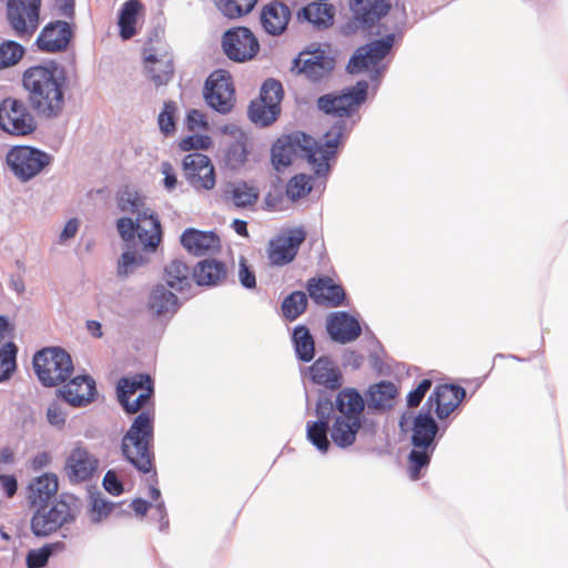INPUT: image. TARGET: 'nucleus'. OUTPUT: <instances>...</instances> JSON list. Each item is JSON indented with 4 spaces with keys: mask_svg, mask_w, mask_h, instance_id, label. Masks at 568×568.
Returning a JSON list of instances; mask_svg holds the SVG:
<instances>
[{
    "mask_svg": "<svg viewBox=\"0 0 568 568\" xmlns=\"http://www.w3.org/2000/svg\"><path fill=\"white\" fill-rule=\"evenodd\" d=\"M346 131L345 122L338 121L317 140L304 133L281 136L272 145V165L277 172L284 171L292 164L297 150L301 149L314 174L326 179L331 172V162L336 160Z\"/></svg>",
    "mask_w": 568,
    "mask_h": 568,
    "instance_id": "obj_1",
    "label": "nucleus"
},
{
    "mask_svg": "<svg viewBox=\"0 0 568 568\" xmlns=\"http://www.w3.org/2000/svg\"><path fill=\"white\" fill-rule=\"evenodd\" d=\"M22 88L32 111L44 119L59 118L65 105L67 74L55 62L32 65L22 73Z\"/></svg>",
    "mask_w": 568,
    "mask_h": 568,
    "instance_id": "obj_2",
    "label": "nucleus"
},
{
    "mask_svg": "<svg viewBox=\"0 0 568 568\" xmlns=\"http://www.w3.org/2000/svg\"><path fill=\"white\" fill-rule=\"evenodd\" d=\"M316 420L306 423V437L320 453L326 454L331 445L341 449L352 447L365 422L358 417L333 414L332 400L320 398L315 405Z\"/></svg>",
    "mask_w": 568,
    "mask_h": 568,
    "instance_id": "obj_3",
    "label": "nucleus"
},
{
    "mask_svg": "<svg viewBox=\"0 0 568 568\" xmlns=\"http://www.w3.org/2000/svg\"><path fill=\"white\" fill-rule=\"evenodd\" d=\"M392 18L395 19L393 31L383 38L357 48L347 63L346 69L348 73L369 72L372 81H379L387 69V63L384 60L390 53L396 36H400L403 32L406 13L404 10L394 11Z\"/></svg>",
    "mask_w": 568,
    "mask_h": 568,
    "instance_id": "obj_4",
    "label": "nucleus"
},
{
    "mask_svg": "<svg viewBox=\"0 0 568 568\" xmlns=\"http://www.w3.org/2000/svg\"><path fill=\"white\" fill-rule=\"evenodd\" d=\"M154 416L150 412H141L133 419L123 435L121 450L124 458L143 474L153 470Z\"/></svg>",
    "mask_w": 568,
    "mask_h": 568,
    "instance_id": "obj_5",
    "label": "nucleus"
},
{
    "mask_svg": "<svg viewBox=\"0 0 568 568\" xmlns=\"http://www.w3.org/2000/svg\"><path fill=\"white\" fill-rule=\"evenodd\" d=\"M439 427L429 413L420 412L415 416L412 427V450L408 454V473L413 480L420 477V470L426 468L436 449V435Z\"/></svg>",
    "mask_w": 568,
    "mask_h": 568,
    "instance_id": "obj_6",
    "label": "nucleus"
},
{
    "mask_svg": "<svg viewBox=\"0 0 568 568\" xmlns=\"http://www.w3.org/2000/svg\"><path fill=\"white\" fill-rule=\"evenodd\" d=\"M79 499L71 494H62L52 505L38 507L31 517V531L37 537H48L67 525H72L79 515Z\"/></svg>",
    "mask_w": 568,
    "mask_h": 568,
    "instance_id": "obj_7",
    "label": "nucleus"
},
{
    "mask_svg": "<svg viewBox=\"0 0 568 568\" xmlns=\"http://www.w3.org/2000/svg\"><path fill=\"white\" fill-rule=\"evenodd\" d=\"M367 92L368 82L364 80L358 81L355 85L343 90L338 94L327 93L320 97L317 99V108L322 112L337 116L339 118V121H343L342 118H352L357 112L359 106L366 101ZM357 120H359V116H356V120H353L351 124H347V122L344 120L347 131L343 142H345L347 134ZM335 123L336 121L334 124ZM342 146L343 145H341V148Z\"/></svg>",
    "mask_w": 568,
    "mask_h": 568,
    "instance_id": "obj_8",
    "label": "nucleus"
},
{
    "mask_svg": "<svg viewBox=\"0 0 568 568\" xmlns=\"http://www.w3.org/2000/svg\"><path fill=\"white\" fill-rule=\"evenodd\" d=\"M33 368L44 386H54L71 375L73 364L65 351L52 347L43 348L34 354Z\"/></svg>",
    "mask_w": 568,
    "mask_h": 568,
    "instance_id": "obj_9",
    "label": "nucleus"
},
{
    "mask_svg": "<svg viewBox=\"0 0 568 568\" xmlns=\"http://www.w3.org/2000/svg\"><path fill=\"white\" fill-rule=\"evenodd\" d=\"M30 105L20 99L8 97L0 102V129L11 135L27 136L37 128V119Z\"/></svg>",
    "mask_w": 568,
    "mask_h": 568,
    "instance_id": "obj_10",
    "label": "nucleus"
},
{
    "mask_svg": "<svg viewBox=\"0 0 568 568\" xmlns=\"http://www.w3.org/2000/svg\"><path fill=\"white\" fill-rule=\"evenodd\" d=\"M51 160L47 152L29 145L12 146L6 156L9 169L22 182L40 174Z\"/></svg>",
    "mask_w": 568,
    "mask_h": 568,
    "instance_id": "obj_11",
    "label": "nucleus"
},
{
    "mask_svg": "<svg viewBox=\"0 0 568 568\" xmlns=\"http://www.w3.org/2000/svg\"><path fill=\"white\" fill-rule=\"evenodd\" d=\"M116 229L126 245H131L135 234L149 251H155L161 241V224L155 215L121 217L116 222Z\"/></svg>",
    "mask_w": 568,
    "mask_h": 568,
    "instance_id": "obj_12",
    "label": "nucleus"
},
{
    "mask_svg": "<svg viewBox=\"0 0 568 568\" xmlns=\"http://www.w3.org/2000/svg\"><path fill=\"white\" fill-rule=\"evenodd\" d=\"M41 0H8L7 20L19 38H30L40 23Z\"/></svg>",
    "mask_w": 568,
    "mask_h": 568,
    "instance_id": "obj_13",
    "label": "nucleus"
},
{
    "mask_svg": "<svg viewBox=\"0 0 568 568\" xmlns=\"http://www.w3.org/2000/svg\"><path fill=\"white\" fill-rule=\"evenodd\" d=\"M204 99L210 108L221 114L231 112L234 106V87L231 74L216 70L205 81Z\"/></svg>",
    "mask_w": 568,
    "mask_h": 568,
    "instance_id": "obj_14",
    "label": "nucleus"
},
{
    "mask_svg": "<svg viewBox=\"0 0 568 568\" xmlns=\"http://www.w3.org/2000/svg\"><path fill=\"white\" fill-rule=\"evenodd\" d=\"M222 49L230 60L246 62L257 54L260 43L248 28L234 27L223 33Z\"/></svg>",
    "mask_w": 568,
    "mask_h": 568,
    "instance_id": "obj_15",
    "label": "nucleus"
},
{
    "mask_svg": "<svg viewBox=\"0 0 568 568\" xmlns=\"http://www.w3.org/2000/svg\"><path fill=\"white\" fill-rule=\"evenodd\" d=\"M305 239L306 232L302 226L282 231L268 242L267 257L270 263L275 266L290 264L296 257Z\"/></svg>",
    "mask_w": 568,
    "mask_h": 568,
    "instance_id": "obj_16",
    "label": "nucleus"
},
{
    "mask_svg": "<svg viewBox=\"0 0 568 568\" xmlns=\"http://www.w3.org/2000/svg\"><path fill=\"white\" fill-rule=\"evenodd\" d=\"M335 69V59L325 50L303 51L294 60L292 70L312 82L327 79Z\"/></svg>",
    "mask_w": 568,
    "mask_h": 568,
    "instance_id": "obj_17",
    "label": "nucleus"
},
{
    "mask_svg": "<svg viewBox=\"0 0 568 568\" xmlns=\"http://www.w3.org/2000/svg\"><path fill=\"white\" fill-rule=\"evenodd\" d=\"M143 67L155 87L165 85L173 75V57L164 45H146L143 49Z\"/></svg>",
    "mask_w": 568,
    "mask_h": 568,
    "instance_id": "obj_18",
    "label": "nucleus"
},
{
    "mask_svg": "<svg viewBox=\"0 0 568 568\" xmlns=\"http://www.w3.org/2000/svg\"><path fill=\"white\" fill-rule=\"evenodd\" d=\"M99 466V458L85 447L78 445L65 458L63 469L68 480L74 485L92 479Z\"/></svg>",
    "mask_w": 568,
    "mask_h": 568,
    "instance_id": "obj_19",
    "label": "nucleus"
},
{
    "mask_svg": "<svg viewBox=\"0 0 568 568\" xmlns=\"http://www.w3.org/2000/svg\"><path fill=\"white\" fill-rule=\"evenodd\" d=\"M388 0H349L353 20L349 29H369L390 11Z\"/></svg>",
    "mask_w": 568,
    "mask_h": 568,
    "instance_id": "obj_20",
    "label": "nucleus"
},
{
    "mask_svg": "<svg viewBox=\"0 0 568 568\" xmlns=\"http://www.w3.org/2000/svg\"><path fill=\"white\" fill-rule=\"evenodd\" d=\"M185 179L195 189L211 190L215 185L214 168L202 153H190L182 162Z\"/></svg>",
    "mask_w": 568,
    "mask_h": 568,
    "instance_id": "obj_21",
    "label": "nucleus"
},
{
    "mask_svg": "<svg viewBox=\"0 0 568 568\" xmlns=\"http://www.w3.org/2000/svg\"><path fill=\"white\" fill-rule=\"evenodd\" d=\"M326 332L333 342L344 345L356 341L362 335V326L357 317L339 311L327 316Z\"/></svg>",
    "mask_w": 568,
    "mask_h": 568,
    "instance_id": "obj_22",
    "label": "nucleus"
},
{
    "mask_svg": "<svg viewBox=\"0 0 568 568\" xmlns=\"http://www.w3.org/2000/svg\"><path fill=\"white\" fill-rule=\"evenodd\" d=\"M73 31L67 21H52L43 27L39 33L36 44L41 52H61L69 45Z\"/></svg>",
    "mask_w": 568,
    "mask_h": 568,
    "instance_id": "obj_23",
    "label": "nucleus"
},
{
    "mask_svg": "<svg viewBox=\"0 0 568 568\" xmlns=\"http://www.w3.org/2000/svg\"><path fill=\"white\" fill-rule=\"evenodd\" d=\"M306 290L317 305L337 307L344 303L346 297L344 288L328 276L310 278Z\"/></svg>",
    "mask_w": 568,
    "mask_h": 568,
    "instance_id": "obj_24",
    "label": "nucleus"
},
{
    "mask_svg": "<svg viewBox=\"0 0 568 568\" xmlns=\"http://www.w3.org/2000/svg\"><path fill=\"white\" fill-rule=\"evenodd\" d=\"M307 375L312 383L329 390H337L343 385L342 371L328 356L318 357L307 368Z\"/></svg>",
    "mask_w": 568,
    "mask_h": 568,
    "instance_id": "obj_25",
    "label": "nucleus"
},
{
    "mask_svg": "<svg viewBox=\"0 0 568 568\" xmlns=\"http://www.w3.org/2000/svg\"><path fill=\"white\" fill-rule=\"evenodd\" d=\"M465 396L466 390L462 386L444 384L434 389L426 405L434 403L437 417L444 419L458 407Z\"/></svg>",
    "mask_w": 568,
    "mask_h": 568,
    "instance_id": "obj_26",
    "label": "nucleus"
},
{
    "mask_svg": "<svg viewBox=\"0 0 568 568\" xmlns=\"http://www.w3.org/2000/svg\"><path fill=\"white\" fill-rule=\"evenodd\" d=\"M366 399L362 394L353 387H345L341 389L334 402H332L333 414L344 417H358L359 420L366 422L364 410Z\"/></svg>",
    "mask_w": 568,
    "mask_h": 568,
    "instance_id": "obj_27",
    "label": "nucleus"
},
{
    "mask_svg": "<svg viewBox=\"0 0 568 568\" xmlns=\"http://www.w3.org/2000/svg\"><path fill=\"white\" fill-rule=\"evenodd\" d=\"M58 392L70 405L74 407L83 406L93 400L95 382L88 375H80L72 378Z\"/></svg>",
    "mask_w": 568,
    "mask_h": 568,
    "instance_id": "obj_28",
    "label": "nucleus"
},
{
    "mask_svg": "<svg viewBox=\"0 0 568 568\" xmlns=\"http://www.w3.org/2000/svg\"><path fill=\"white\" fill-rule=\"evenodd\" d=\"M148 308L158 320H170L180 308L178 296L165 285H155L148 300Z\"/></svg>",
    "mask_w": 568,
    "mask_h": 568,
    "instance_id": "obj_29",
    "label": "nucleus"
},
{
    "mask_svg": "<svg viewBox=\"0 0 568 568\" xmlns=\"http://www.w3.org/2000/svg\"><path fill=\"white\" fill-rule=\"evenodd\" d=\"M181 244L189 253L200 256L216 251L220 239L211 231L186 229L181 235Z\"/></svg>",
    "mask_w": 568,
    "mask_h": 568,
    "instance_id": "obj_30",
    "label": "nucleus"
},
{
    "mask_svg": "<svg viewBox=\"0 0 568 568\" xmlns=\"http://www.w3.org/2000/svg\"><path fill=\"white\" fill-rule=\"evenodd\" d=\"M291 19L290 8L281 1H272L264 6L260 16L261 24L271 36L282 34Z\"/></svg>",
    "mask_w": 568,
    "mask_h": 568,
    "instance_id": "obj_31",
    "label": "nucleus"
},
{
    "mask_svg": "<svg viewBox=\"0 0 568 568\" xmlns=\"http://www.w3.org/2000/svg\"><path fill=\"white\" fill-rule=\"evenodd\" d=\"M397 395L398 388L393 382L381 381L368 387L365 399L368 409L382 413L394 407Z\"/></svg>",
    "mask_w": 568,
    "mask_h": 568,
    "instance_id": "obj_32",
    "label": "nucleus"
},
{
    "mask_svg": "<svg viewBox=\"0 0 568 568\" xmlns=\"http://www.w3.org/2000/svg\"><path fill=\"white\" fill-rule=\"evenodd\" d=\"M58 488V476L53 473H44L30 481L28 486V500L36 507L47 505L57 494Z\"/></svg>",
    "mask_w": 568,
    "mask_h": 568,
    "instance_id": "obj_33",
    "label": "nucleus"
},
{
    "mask_svg": "<svg viewBox=\"0 0 568 568\" xmlns=\"http://www.w3.org/2000/svg\"><path fill=\"white\" fill-rule=\"evenodd\" d=\"M192 275L199 286H217L225 281L227 268L221 261L204 258L194 266Z\"/></svg>",
    "mask_w": 568,
    "mask_h": 568,
    "instance_id": "obj_34",
    "label": "nucleus"
},
{
    "mask_svg": "<svg viewBox=\"0 0 568 568\" xmlns=\"http://www.w3.org/2000/svg\"><path fill=\"white\" fill-rule=\"evenodd\" d=\"M142 11L143 3L140 0H128L122 4L119 11L118 26L120 37L123 40H130L136 34V23Z\"/></svg>",
    "mask_w": 568,
    "mask_h": 568,
    "instance_id": "obj_35",
    "label": "nucleus"
},
{
    "mask_svg": "<svg viewBox=\"0 0 568 568\" xmlns=\"http://www.w3.org/2000/svg\"><path fill=\"white\" fill-rule=\"evenodd\" d=\"M163 278L170 288L182 293L191 288L193 275L183 261L173 260L165 265Z\"/></svg>",
    "mask_w": 568,
    "mask_h": 568,
    "instance_id": "obj_36",
    "label": "nucleus"
},
{
    "mask_svg": "<svg viewBox=\"0 0 568 568\" xmlns=\"http://www.w3.org/2000/svg\"><path fill=\"white\" fill-rule=\"evenodd\" d=\"M335 8L325 2H312L298 13V18L306 20L317 28H327L333 24Z\"/></svg>",
    "mask_w": 568,
    "mask_h": 568,
    "instance_id": "obj_37",
    "label": "nucleus"
},
{
    "mask_svg": "<svg viewBox=\"0 0 568 568\" xmlns=\"http://www.w3.org/2000/svg\"><path fill=\"white\" fill-rule=\"evenodd\" d=\"M296 357L305 363L311 362L315 356V342L311 331L305 325H297L292 333Z\"/></svg>",
    "mask_w": 568,
    "mask_h": 568,
    "instance_id": "obj_38",
    "label": "nucleus"
},
{
    "mask_svg": "<svg viewBox=\"0 0 568 568\" xmlns=\"http://www.w3.org/2000/svg\"><path fill=\"white\" fill-rule=\"evenodd\" d=\"M146 386H153V382L148 374H135L129 377H122L116 385L118 399L121 405H128V398H131L136 392H143Z\"/></svg>",
    "mask_w": 568,
    "mask_h": 568,
    "instance_id": "obj_39",
    "label": "nucleus"
},
{
    "mask_svg": "<svg viewBox=\"0 0 568 568\" xmlns=\"http://www.w3.org/2000/svg\"><path fill=\"white\" fill-rule=\"evenodd\" d=\"M115 504L108 500L101 491H90L88 517L94 525L104 521L113 511Z\"/></svg>",
    "mask_w": 568,
    "mask_h": 568,
    "instance_id": "obj_40",
    "label": "nucleus"
},
{
    "mask_svg": "<svg viewBox=\"0 0 568 568\" xmlns=\"http://www.w3.org/2000/svg\"><path fill=\"white\" fill-rule=\"evenodd\" d=\"M118 206L122 212L130 213L132 216L154 215L153 212L145 206L140 195L131 190L120 192L118 196Z\"/></svg>",
    "mask_w": 568,
    "mask_h": 568,
    "instance_id": "obj_41",
    "label": "nucleus"
},
{
    "mask_svg": "<svg viewBox=\"0 0 568 568\" xmlns=\"http://www.w3.org/2000/svg\"><path fill=\"white\" fill-rule=\"evenodd\" d=\"M145 263L146 261L135 247L126 245L124 252L121 254L118 261L116 274L121 278H126Z\"/></svg>",
    "mask_w": 568,
    "mask_h": 568,
    "instance_id": "obj_42",
    "label": "nucleus"
},
{
    "mask_svg": "<svg viewBox=\"0 0 568 568\" xmlns=\"http://www.w3.org/2000/svg\"><path fill=\"white\" fill-rule=\"evenodd\" d=\"M280 113V106L253 101L248 106V118L255 124L266 126L273 123Z\"/></svg>",
    "mask_w": 568,
    "mask_h": 568,
    "instance_id": "obj_43",
    "label": "nucleus"
},
{
    "mask_svg": "<svg viewBox=\"0 0 568 568\" xmlns=\"http://www.w3.org/2000/svg\"><path fill=\"white\" fill-rule=\"evenodd\" d=\"M257 0H214L219 11L229 19H236L250 13Z\"/></svg>",
    "mask_w": 568,
    "mask_h": 568,
    "instance_id": "obj_44",
    "label": "nucleus"
},
{
    "mask_svg": "<svg viewBox=\"0 0 568 568\" xmlns=\"http://www.w3.org/2000/svg\"><path fill=\"white\" fill-rule=\"evenodd\" d=\"M307 307V296L302 291H294L282 302L283 316L288 321L296 320Z\"/></svg>",
    "mask_w": 568,
    "mask_h": 568,
    "instance_id": "obj_45",
    "label": "nucleus"
},
{
    "mask_svg": "<svg viewBox=\"0 0 568 568\" xmlns=\"http://www.w3.org/2000/svg\"><path fill=\"white\" fill-rule=\"evenodd\" d=\"M64 544L61 541L45 544L38 549H31L27 554L26 562L28 568H42L47 565L50 557L58 550H62Z\"/></svg>",
    "mask_w": 568,
    "mask_h": 568,
    "instance_id": "obj_46",
    "label": "nucleus"
},
{
    "mask_svg": "<svg viewBox=\"0 0 568 568\" xmlns=\"http://www.w3.org/2000/svg\"><path fill=\"white\" fill-rule=\"evenodd\" d=\"M229 193L232 202L237 207L251 206L258 199L257 191L244 182L232 184Z\"/></svg>",
    "mask_w": 568,
    "mask_h": 568,
    "instance_id": "obj_47",
    "label": "nucleus"
},
{
    "mask_svg": "<svg viewBox=\"0 0 568 568\" xmlns=\"http://www.w3.org/2000/svg\"><path fill=\"white\" fill-rule=\"evenodd\" d=\"M24 48L13 40L0 44V69L16 65L23 57Z\"/></svg>",
    "mask_w": 568,
    "mask_h": 568,
    "instance_id": "obj_48",
    "label": "nucleus"
},
{
    "mask_svg": "<svg viewBox=\"0 0 568 568\" xmlns=\"http://www.w3.org/2000/svg\"><path fill=\"white\" fill-rule=\"evenodd\" d=\"M18 348L9 342L0 349V383L9 379L16 371V357Z\"/></svg>",
    "mask_w": 568,
    "mask_h": 568,
    "instance_id": "obj_49",
    "label": "nucleus"
},
{
    "mask_svg": "<svg viewBox=\"0 0 568 568\" xmlns=\"http://www.w3.org/2000/svg\"><path fill=\"white\" fill-rule=\"evenodd\" d=\"M312 176L298 174L293 176L286 185V195L290 200L296 201L306 196L312 191Z\"/></svg>",
    "mask_w": 568,
    "mask_h": 568,
    "instance_id": "obj_50",
    "label": "nucleus"
},
{
    "mask_svg": "<svg viewBox=\"0 0 568 568\" xmlns=\"http://www.w3.org/2000/svg\"><path fill=\"white\" fill-rule=\"evenodd\" d=\"M246 139L233 141L226 150L225 161L231 169L243 165L247 159Z\"/></svg>",
    "mask_w": 568,
    "mask_h": 568,
    "instance_id": "obj_51",
    "label": "nucleus"
},
{
    "mask_svg": "<svg viewBox=\"0 0 568 568\" xmlns=\"http://www.w3.org/2000/svg\"><path fill=\"white\" fill-rule=\"evenodd\" d=\"M283 99V88L280 81L275 79L266 80L261 89L260 102L280 106Z\"/></svg>",
    "mask_w": 568,
    "mask_h": 568,
    "instance_id": "obj_52",
    "label": "nucleus"
},
{
    "mask_svg": "<svg viewBox=\"0 0 568 568\" xmlns=\"http://www.w3.org/2000/svg\"><path fill=\"white\" fill-rule=\"evenodd\" d=\"M176 104L172 101L165 102L158 116V123L161 132L169 135L175 131Z\"/></svg>",
    "mask_w": 568,
    "mask_h": 568,
    "instance_id": "obj_53",
    "label": "nucleus"
},
{
    "mask_svg": "<svg viewBox=\"0 0 568 568\" xmlns=\"http://www.w3.org/2000/svg\"><path fill=\"white\" fill-rule=\"evenodd\" d=\"M239 281L246 290H253L256 287V276L253 268L247 264L244 256L239 260Z\"/></svg>",
    "mask_w": 568,
    "mask_h": 568,
    "instance_id": "obj_54",
    "label": "nucleus"
},
{
    "mask_svg": "<svg viewBox=\"0 0 568 568\" xmlns=\"http://www.w3.org/2000/svg\"><path fill=\"white\" fill-rule=\"evenodd\" d=\"M153 386H146V389L141 392L134 400L128 398V405H121L126 413L134 414L142 409L153 395Z\"/></svg>",
    "mask_w": 568,
    "mask_h": 568,
    "instance_id": "obj_55",
    "label": "nucleus"
},
{
    "mask_svg": "<svg viewBox=\"0 0 568 568\" xmlns=\"http://www.w3.org/2000/svg\"><path fill=\"white\" fill-rule=\"evenodd\" d=\"M80 229V220L77 217L70 219L62 230L60 231L57 244L59 245H67L71 240L75 237Z\"/></svg>",
    "mask_w": 568,
    "mask_h": 568,
    "instance_id": "obj_56",
    "label": "nucleus"
},
{
    "mask_svg": "<svg viewBox=\"0 0 568 568\" xmlns=\"http://www.w3.org/2000/svg\"><path fill=\"white\" fill-rule=\"evenodd\" d=\"M211 142L207 135H191L180 142V148L183 151L206 150L211 145Z\"/></svg>",
    "mask_w": 568,
    "mask_h": 568,
    "instance_id": "obj_57",
    "label": "nucleus"
},
{
    "mask_svg": "<svg viewBox=\"0 0 568 568\" xmlns=\"http://www.w3.org/2000/svg\"><path fill=\"white\" fill-rule=\"evenodd\" d=\"M430 387L432 381L427 378L423 379L415 389L408 393L407 406L417 407Z\"/></svg>",
    "mask_w": 568,
    "mask_h": 568,
    "instance_id": "obj_58",
    "label": "nucleus"
},
{
    "mask_svg": "<svg viewBox=\"0 0 568 568\" xmlns=\"http://www.w3.org/2000/svg\"><path fill=\"white\" fill-rule=\"evenodd\" d=\"M102 485L103 488L113 496H119L123 493V484L113 469L105 473Z\"/></svg>",
    "mask_w": 568,
    "mask_h": 568,
    "instance_id": "obj_59",
    "label": "nucleus"
},
{
    "mask_svg": "<svg viewBox=\"0 0 568 568\" xmlns=\"http://www.w3.org/2000/svg\"><path fill=\"white\" fill-rule=\"evenodd\" d=\"M65 412L57 403L48 407L47 419L50 425L61 428L65 423Z\"/></svg>",
    "mask_w": 568,
    "mask_h": 568,
    "instance_id": "obj_60",
    "label": "nucleus"
},
{
    "mask_svg": "<svg viewBox=\"0 0 568 568\" xmlns=\"http://www.w3.org/2000/svg\"><path fill=\"white\" fill-rule=\"evenodd\" d=\"M186 124L190 131H200L207 128L205 116L199 110H190L187 112Z\"/></svg>",
    "mask_w": 568,
    "mask_h": 568,
    "instance_id": "obj_61",
    "label": "nucleus"
},
{
    "mask_svg": "<svg viewBox=\"0 0 568 568\" xmlns=\"http://www.w3.org/2000/svg\"><path fill=\"white\" fill-rule=\"evenodd\" d=\"M364 363V356L356 351L346 349L342 357V364L344 367H351L352 369H358Z\"/></svg>",
    "mask_w": 568,
    "mask_h": 568,
    "instance_id": "obj_62",
    "label": "nucleus"
},
{
    "mask_svg": "<svg viewBox=\"0 0 568 568\" xmlns=\"http://www.w3.org/2000/svg\"><path fill=\"white\" fill-rule=\"evenodd\" d=\"M161 173L164 175L163 185L168 191H172L178 183L176 174L171 163L162 162Z\"/></svg>",
    "mask_w": 568,
    "mask_h": 568,
    "instance_id": "obj_63",
    "label": "nucleus"
},
{
    "mask_svg": "<svg viewBox=\"0 0 568 568\" xmlns=\"http://www.w3.org/2000/svg\"><path fill=\"white\" fill-rule=\"evenodd\" d=\"M0 485L4 494L10 498L18 489L17 478L12 475H0Z\"/></svg>",
    "mask_w": 568,
    "mask_h": 568,
    "instance_id": "obj_64",
    "label": "nucleus"
}]
</instances>
